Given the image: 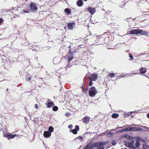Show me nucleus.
<instances>
[{"label": "nucleus", "instance_id": "obj_1", "mask_svg": "<svg viewBox=\"0 0 149 149\" xmlns=\"http://www.w3.org/2000/svg\"><path fill=\"white\" fill-rule=\"evenodd\" d=\"M96 142L94 143L93 144L91 143H89L87 144L83 149H93L95 147H97V149H105L103 146H100L95 145Z\"/></svg>", "mask_w": 149, "mask_h": 149}, {"label": "nucleus", "instance_id": "obj_2", "mask_svg": "<svg viewBox=\"0 0 149 149\" xmlns=\"http://www.w3.org/2000/svg\"><path fill=\"white\" fill-rule=\"evenodd\" d=\"M97 90L95 87H92L89 90V95L91 97L94 96L97 93Z\"/></svg>", "mask_w": 149, "mask_h": 149}, {"label": "nucleus", "instance_id": "obj_3", "mask_svg": "<svg viewBox=\"0 0 149 149\" xmlns=\"http://www.w3.org/2000/svg\"><path fill=\"white\" fill-rule=\"evenodd\" d=\"M29 7L30 8L31 11H34L37 10L38 7L36 5V4L33 3L32 2L30 3L29 5Z\"/></svg>", "mask_w": 149, "mask_h": 149}, {"label": "nucleus", "instance_id": "obj_4", "mask_svg": "<svg viewBox=\"0 0 149 149\" xmlns=\"http://www.w3.org/2000/svg\"><path fill=\"white\" fill-rule=\"evenodd\" d=\"M3 137H4L7 138L8 139H13L17 135L16 134H7L6 133H5L4 131H3Z\"/></svg>", "mask_w": 149, "mask_h": 149}, {"label": "nucleus", "instance_id": "obj_5", "mask_svg": "<svg viewBox=\"0 0 149 149\" xmlns=\"http://www.w3.org/2000/svg\"><path fill=\"white\" fill-rule=\"evenodd\" d=\"M86 9L91 15H93L96 11L95 8L91 7H88Z\"/></svg>", "mask_w": 149, "mask_h": 149}, {"label": "nucleus", "instance_id": "obj_6", "mask_svg": "<svg viewBox=\"0 0 149 149\" xmlns=\"http://www.w3.org/2000/svg\"><path fill=\"white\" fill-rule=\"evenodd\" d=\"M127 128L129 129V130L130 131H137L142 130V129L140 128L136 127H130L129 128Z\"/></svg>", "mask_w": 149, "mask_h": 149}, {"label": "nucleus", "instance_id": "obj_7", "mask_svg": "<svg viewBox=\"0 0 149 149\" xmlns=\"http://www.w3.org/2000/svg\"><path fill=\"white\" fill-rule=\"evenodd\" d=\"M90 119V118L87 116L84 117L82 119V120L83 121L84 123L86 125L88 123Z\"/></svg>", "mask_w": 149, "mask_h": 149}, {"label": "nucleus", "instance_id": "obj_8", "mask_svg": "<svg viewBox=\"0 0 149 149\" xmlns=\"http://www.w3.org/2000/svg\"><path fill=\"white\" fill-rule=\"evenodd\" d=\"M91 76L88 77V79L90 78L93 81H96L97 79V75L95 74H93L90 75Z\"/></svg>", "mask_w": 149, "mask_h": 149}, {"label": "nucleus", "instance_id": "obj_9", "mask_svg": "<svg viewBox=\"0 0 149 149\" xmlns=\"http://www.w3.org/2000/svg\"><path fill=\"white\" fill-rule=\"evenodd\" d=\"M108 143V142L107 141L97 142L95 144V145L96 146H103L104 145H106Z\"/></svg>", "mask_w": 149, "mask_h": 149}, {"label": "nucleus", "instance_id": "obj_10", "mask_svg": "<svg viewBox=\"0 0 149 149\" xmlns=\"http://www.w3.org/2000/svg\"><path fill=\"white\" fill-rule=\"evenodd\" d=\"M51 132H49V131H46L44 132L43 135L44 137L48 138L50 137L51 135Z\"/></svg>", "mask_w": 149, "mask_h": 149}, {"label": "nucleus", "instance_id": "obj_11", "mask_svg": "<svg viewBox=\"0 0 149 149\" xmlns=\"http://www.w3.org/2000/svg\"><path fill=\"white\" fill-rule=\"evenodd\" d=\"M77 5L79 7H81L83 5V2L82 0H78L77 1Z\"/></svg>", "mask_w": 149, "mask_h": 149}, {"label": "nucleus", "instance_id": "obj_12", "mask_svg": "<svg viewBox=\"0 0 149 149\" xmlns=\"http://www.w3.org/2000/svg\"><path fill=\"white\" fill-rule=\"evenodd\" d=\"M138 29H133L131 30L130 31V34H138Z\"/></svg>", "mask_w": 149, "mask_h": 149}, {"label": "nucleus", "instance_id": "obj_13", "mask_svg": "<svg viewBox=\"0 0 149 149\" xmlns=\"http://www.w3.org/2000/svg\"><path fill=\"white\" fill-rule=\"evenodd\" d=\"M148 33V32L143 31L141 29H138V34H140L141 35H144Z\"/></svg>", "mask_w": 149, "mask_h": 149}, {"label": "nucleus", "instance_id": "obj_14", "mask_svg": "<svg viewBox=\"0 0 149 149\" xmlns=\"http://www.w3.org/2000/svg\"><path fill=\"white\" fill-rule=\"evenodd\" d=\"M75 23H69L68 24V27L69 30H72L73 29V25H75Z\"/></svg>", "mask_w": 149, "mask_h": 149}, {"label": "nucleus", "instance_id": "obj_15", "mask_svg": "<svg viewBox=\"0 0 149 149\" xmlns=\"http://www.w3.org/2000/svg\"><path fill=\"white\" fill-rule=\"evenodd\" d=\"M139 71L141 74H143L146 72V70L145 68L142 67L139 69Z\"/></svg>", "mask_w": 149, "mask_h": 149}, {"label": "nucleus", "instance_id": "obj_16", "mask_svg": "<svg viewBox=\"0 0 149 149\" xmlns=\"http://www.w3.org/2000/svg\"><path fill=\"white\" fill-rule=\"evenodd\" d=\"M54 105L53 102H49L47 103V105L48 108H51Z\"/></svg>", "mask_w": 149, "mask_h": 149}, {"label": "nucleus", "instance_id": "obj_17", "mask_svg": "<svg viewBox=\"0 0 149 149\" xmlns=\"http://www.w3.org/2000/svg\"><path fill=\"white\" fill-rule=\"evenodd\" d=\"M64 12L68 14H70L71 13V9L68 8H66L65 9Z\"/></svg>", "mask_w": 149, "mask_h": 149}, {"label": "nucleus", "instance_id": "obj_18", "mask_svg": "<svg viewBox=\"0 0 149 149\" xmlns=\"http://www.w3.org/2000/svg\"><path fill=\"white\" fill-rule=\"evenodd\" d=\"M113 118H116L119 116V114L117 113H113L111 116Z\"/></svg>", "mask_w": 149, "mask_h": 149}, {"label": "nucleus", "instance_id": "obj_19", "mask_svg": "<svg viewBox=\"0 0 149 149\" xmlns=\"http://www.w3.org/2000/svg\"><path fill=\"white\" fill-rule=\"evenodd\" d=\"M134 142H135L134 140H132L130 142L128 143V146H127L128 147L132 146L134 145Z\"/></svg>", "mask_w": 149, "mask_h": 149}, {"label": "nucleus", "instance_id": "obj_20", "mask_svg": "<svg viewBox=\"0 0 149 149\" xmlns=\"http://www.w3.org/2000/svg\"><path fill=\"white\" fill-rule=\"evenodd\" d=\"M136 140H138L139 141H140L142 142H144L145 141V140L144 139H141V138L139 136L136 137Z\"/></svg>", "mask_w": 149, "mask_h": 149}, {"label": "nucleus", "instance_id": "obj_21", "mask_svg": "<svg viewBox=\"0 0 149 149\" xmlns=\"http://www.w3.org/2000/svg\"><path fill=\"white\" fill-rule=\"evenodd\" d=\"M135 145L136 147L139 148L140 145L139 141L136 139Z\"/></svg>", "mask_w": 149, "mask_h": 149}, {"label": "nucleus", "instance_id": "obj_22", "mask_svg": "<svg viewBox=\"0 0 149 149\" xmlns=\"http://www.w3.org/2000/svg\"><path fill=\"white\" fill-rule=\"evenodd\" d=\"M54 130V128L52 126H50L49 127V132H51H51H52Z\"/></svg>", "mask_w": 149, "mask_h": 149}, {"label": "nucleus", "instance_id": "obj_23", "mask_svg": "<svg viewBox=\"0 0 149 149\" xmlns=\"http://www.w3.org/2000/svg\"><path fill=\"white\" fill-rule=\"evenodd\" d=\"M102 39V38H100L99 39H97L95 41H96V42L95 43H93V44L94 45H98V44H97V42H98V41H100Z\"/></svg>", "mask_w": 149, "mask_h": 149}, {"label": "nucleus", "instance_id": "obj_24", "mask_svg": "<svg viewBox=\"0 0 149 149\" xmlns=\"http://www.w3.org/2000/svg\"><path fill=\"white\" fill-rule=\"evenodd\" d=\"M68 56V61L69 62H70V61L72 59L74 58V57L73 56H70V55Z\"/></svg>", "mask_w": 149, "mask_h": 149}, {"label": "nucleus", "instance_id": "obj_25", "mask_svg": "<svg viewBox=\"0 0 149 149\" xmlns=\"http://www.w3.org/2000/svg\"><path fill=\"white\" fill-rule=\"evenodd\" d=\"M127 129H128L127 128H125L124 129H122L121 130H119L118 131V133L121 132L126 131L127 130H128Z\"/></svg>", "mask_w": 149, "mask_h": 149}, {"label": "nucleus", "instance_id": "obj_26", "mask_svg": "<svg viewBox=\"0 0 149 149\" xmlns=\"http://www.w3.org/2000/svg\"><path fill=\"white\" fill-rule=\"evenodd\" d=\"M132 112H129L128 113H125L124 114V116L125 117H127L131 115L132 114Z\"/></svg>", "mask_w": 149, "mask_h": 149}, {"label": "nucleus", "instance_id": "obj_27", "mask_svg": "<svg viewBox=\"0 0 149 149\" xmlns=\"http://www.w3.org/2000/svg\"><path fill=\"white\" fill-rule=\"evenodd\" d=\"M73 52L72 51L70 50H69L68 53V56L70 55V56H73Z\"/></svg>", "mask_w": 149, "mask_h": 149}, {"label": "nucleus", "instance_id": "obj_28", "mask_svg": "<svg viewBox=\"0 0 149 149\" xmlns=\"http://www.w3.org/2000/svg\"><path fill=\"white\" fill-rule=\"evenodd\" d=\"M58 107L56 106H53L52 108V110L54 111H56L58 110Z\"/></svg>", "mask_w": 149, "mask_h": 149}, {"label": "nucleus", "instance_id": "obj_29", "mask_svg": "<svg viewBox=\"0 0 149 149\" xmlns=\"http://www.w3.org/2000/svg\"><path fill=\"white\" fill-rule=\"evenodd\" d=\"M89 81V82L88 84V86H92L93 84V82H92V80H91V79L90 78H89V79H88Z\"/></svg>", "mask_w": 149, "mask_h": 149}, {"label": "nucleus", "instance_id": "obj_30", "mask_svg": "<svg viewBox=\"0 0 149 149\" xmlns=\"http://www.w3.org/2000/svg\"><path fill=\"white\" fill-rule=\"evenodd\" d=\"M21 45L25 46H27L29 44V42H26L25 43H21Z\"/></svg>", "mask_w": 149, "mask_h": 149}, {"label": "nucleus", "instance_id": "obj_31", "mask_svg": "<svg viewBox=\"0 0 149 149\" xmlns=\"http://www.w3.org/2000/svg\"><path fill=\"white\" fill-rule=\"evenodd\" d=\"M109 75L111 78H112L115 76V74L114 73H111L109 74Z\"/></svg>", "mask_w": 149, "mask_h": 149}, {"label": "nucleus", "instance_id": "obj_32", "mask_svg": "<svg viewBox=\"0 0 149 149\" xmlns=\"http://www.w3.org/2000/svg\"><path fill=\"white\" fill-rule=\"evenodd\" d=\"M136 138V137H132L131 136H128V138L130 139V140H132Z\"/></svg>", "mask_w": 149, "mask_h": 149}, {"label": "nucleus", "instance_id": "obj_33", "mask_svg": "<svg viewBox=\"0 0 149 149\" xmlns=\"http://www.w3.org/2000/svg\"><path fill=\"white\" fill-rule=\"evenodd\" d=\"M75 128L76 129L75 130H77V131H78L79 130V127L78 125H76L75 126Z\"/></svg>", "mask_w": 149, "mask_h": 149}, {"label": "nucleus", "instance_id": "obj_34", "mask_svg": "<svg viewBox=\"0 0 149 149\" xmlns=\"http://www.w3.org/2000/svg\"><path fill=\"white\" fill-rule=\"evenodd\" d=\"M116 141L115 140H112V145L114 146L116 145Z\"/></svg>", "mask_w": 149, "mask_h": 149}, {"label": "nucleus", "instance_id": "obj_35", "mask_svg": "<svg viewBox=\"0 0 149 149\" xmlns=\"http://www.w3.org/2000/svg\"><path fill=\"white\" fill-rule=\"evenodd\" d=\"M128 147L132 149H136V148L134 146V145L130 146L129 147Z\"/></svg>", "mask_w": 149, "mask_h": 149}, {"label": "nucleus", "instance_id": "obj_36", "mask_svg": "<svg viewBox=\"0 0 149 149\" xmlns=\"http://www.w3.org/2000/svg\"><path fill=\"white\" fill-rule=\"evenodd\" d=\"M147 147H148V146H147L145 144H143V149H146V148Z\"/></svg>", "mask_w": 149, "mask_h": 149}, {"label": "nucleus", "instance_id": "obj_37", "mask_svg": "<svg viewBox=\"0 0 149 149\" xmlns=\"http://www.w3.org/2000/svg\"><path fill=\"white\" fill-rule=\"evenodd\" d=\"M73 131H72V132L74 134H77V130H75V129H73Z\"/></svg>", "mask_w": 149, "mask_h": 149}, {"label": "nucleus", "instance_id": "obj_38", "mask_svg": "<svg viewBox=\"0 0 149 149\" xmlns=\"http://www.w3.org/2000/svg\"><path fill=\"white\" fill-rule=\"evenodd\" d=\"M129 57L132 59V60L133 59V56L131 54H129Z\"/></svg>", "mask_w": 149, "mask_h": 149}, {"label": "nucleus", "instance_id": "obj_39", "mask_svg": "<svg viewBox=\"0 0 149 149\" xmlns=\"http://www.w3.org/2000/svg\"><path fill=\"white\" fill-rule=\"evenodd\" d=\"M36 45H32V48H31V49L32 50H35V49H36V48H34V47H36Z\"/></svg>", "mask_w": 149, "mask_h": 149}, {"label": "nucleus", "instance_id": "obj_40", "mask_svg": "<svg viewBox=\"0 0 149 149\" xmlns=\"http://www.w3.org/2000/svg\"><path fill=\"white\" fill-rule=\"evenodd\" d=\"M76 139H79L80 141H82V137H81L80 136H79Z\"/></svg>", "mask_w": 149, "mask_h": 149}, {"label": "nucleus", "instance_id": "obj_41", "mask_svg": "<svg viewBox=\"0 0 149 149\" xmlns=\"http://www.w3.org/2000/svg\"><path fill=\"white\" fill-rule=\"evenodd\" d=\"M125 76V75H124V76H122V75H119V76L118 77V78L119 79H120V78H123V77H124Z\"/></svg>", "mask_w": 149, "mask_h": 149}, {"label": "nucleus", "instance_id": "obj_42", "mask_svg": "<svg viewBox=\"0 0 149 149\" xmlns=\"http://www.w3.org/2000/svg\"><path fill=\"white\" fill-rule=\"evenodd\" d=\"M73 127V125H68V128H71Z\"/></svg>", "mask_w": 149, "mask_h": 149}, {"label": "nucleus", "instance_id": "obj_43", "mask_svg": "<svg viewBox=\"0 0 149 149\" xmlns=\"http://www.w3.org/2000/svg\"><path fill=\"white\" fill-rule=\"evenodd\" d=\"M35 107L36 109H37L38 108V105L37 104H35Z\"/></svg>", "mask_w": 149, "mask_h": 149}, {"label": "nucleus", "instance_id": "obj_44", "mask_svg": "<svg viewBox=\"0 0 149 149\" xmlns=\"http://www.w3.org/2000/svg\"><path fill=\"white\" fill-rule=\"evenodd\" d=\"M3 19L2 18H0V24L2 22Z\"/></svg>", "mask_w": 149, "mask_h": 149}, {"label": "nucleus", "instance_id": "obj_45", "mask_svg": "<svg viewBox=\"0 0 149 149\" xmlns=\"http://www.w3.org/2000/svg\"><path fill=\"white\" fill-rule=\"evenodd\" d=\"M88 86H87V87H86V91H85V92H86V91H88Z\"/></svg>", "mask_w": 149, "mask_h": 149}, {"label": "nucleus", "instance_id": "obj_46", "mask_svg": "<svg viewBox=\"0 0 149 149\" xmlns=\"http://www.w3.org/2000/svg\"><path fill=\"white\" fill-rule=\"evenodd\" d=\"M87 77H88V75H86V76L85 77H84V81H85V78H86V77H87Z\"/></svg>", "mask_w": 149, "mask_h": 149}, {"label": "nucleus", "instance_id": "obj_47", "mask_svg": "<svg viewBox=\"0 0 149 149\" xmlns=\"http://www.w3.org/2000/svg\"><path fill=\"white\" fill-rule=\"evenodd\" d=\"M31 77H29V78H28V79H27V81H30L31 80Z\"/></svg>", "mask_w": 149, "mask_h": 149}, {"label": "nucleus", "instance_id": "obj_48", "mask_svg": "<svg viewBox=\"0 0 149 149\" xmlns=\"http://www.w3.org/2000/svg\"><path fill=\"white\" fill-rule=\"evenodd\" d=\"M24 13H29V12L28 11H26L25 10H24Z\"/></svg>", "mask_w": 149, "mask_h": 149}, {"label": "nucleus", "instance_id": "obj_49", "mask_svg": "<svg viewBox=\"0 0 149 149\" xmlns=\"http://www.w3.org/2000/svg\"><path fill=\"white\" fill-rule=\"evenodd\" d=\"M147 116L148 118H149V113L147 114Z\"/></svg>", "mask_w": 149, "mask_h": 149}, {"label": "nucleus", "instance_id": "obj_50", "mask_svg": "<svg viewBox=\"0 0 149 149\" xmlns=\"http://www.w3.org/2000/svg\"><path fill=\"white\" fill-rule=\"evenodd\" d=\"M50 102H51V100L49 99H48L47 100V102H50Z\"/></svg>", "mask_w": 149, "mask_h": 149}, {"label": "nucleus", "instance_id": "obj_51", "mask_svg": "<svg viewBox=\"0 0 149 149\" xmlns=\"http://www.w3.org/2000/svg\"><path fill=\"white\" fill-rule=\"evenodd\" d=\"M68 115V113H65V116H67Z\"/></svg>", "mask_w": 149, "mask_h": 149}, {"label": "nucleus", "instance_id": "obj_52", "mask_svg": "<svg viewBox=\"0 0 149 149\" xmlns=\"http://www.w3.org/2000/svg\"><path fill=\"white\" fill-rule=\"evenodd\" d=\"M109 134L110 135H112L113 134L112 132H109Z\"/></svg>", "mask_w": 149, "mask_h": 149}, {"label": "nucleus", "instance_id": "obj_53", "mask_svg": "<svg viewBox=\"0 0 149 149\" xmlns=\"http://www.w3.org/2000/svg\"><path fill=\"white\" fill-rule=\"evenodd\" d=\"M142 127H144V128H147V129H149V128L147 127H145V126H142Z\"/></svg>", "mask_w": 149, "mask_h": 149}, {"label": "nucleus", "instance_id": "obj_54", "mask_svg": "<svg viewBox=\"0 0 149 149\" xmlns=\"http://www.w3.org/2000/svg\"><path fill=\"white\" fill-rule=\"evenodd\" d=\"M73 130L72 129H70V131L71 132H72V131H73Z\"/></svg>", "mask_w": 149, "mask_h": 149}, {"label": "nucleus", "instance_id": "obj_55", "mask_svg": "<svg viewBox=\"0 0 149 149\" xmlns=\"http://www.w3.org/2000/svg\"><path fill=\"white\" fill-rule=\"evenodd\" d=\"M138 74V73H136V72L135 73H132V74Z\"/></svg>", "mask_w": 149, "mask_h": 149}, {"label": "nucleus", "instance_id": "obj_56", "mask_svg": "<svg viewBox=\"0 0 149 149\" xmlns=\"http://www.w3.org/2000/svg\"><path fill=\"white\" fill-rule=\"evenodd\" d=\"M82 90H83L84 89V87H83V86H82Z\"/></svg>", "mask_w": 149, "mask_h": 149}, {"label": "nucleus", "instance_id": "obj_57", "mask_svg": "<svg viewBox=\"0 0 149 149\" xmlns=\"http://www.w3.org/2000/svg\"><path fill=\"white\" fill-rule=\"evenodd\" d=\"M131 117H132V118H133V117H134V116H133V115H131Z\"/></svg>", "mask_w": 149, "mask_h": 149}, {"label": "nucleus", "instance_id": "obj_58", "mask_svg": "<svg viewBox=\"0 0 149 149\" xmlns=\"http://www.w3.org/2000/svg\"><path fill=\"white\" fill-rule=\"evenodd\" d=\"M122 127H117V128H116H116H121Z\"/></svg>", "mask_w": 149, "mask_h": 149}, {"label": "nucleus", "instance_id": "obj_59", "mask_svg": "<svg viewBox=\"0 0 149 149\" xmlns=\"http://www.w3.org/2000/svg\"><path fill=\"white\" fill-rule=\"evenodd\" d=\"M55 59H56V58H53V61H54V60H55Z\"/></svg>", "mask_w": 149, "mask_h": 149}, {"label": "nucleus", "instance_id": "obj_60", "mask_svg": "<svg viewBox=\"0 0 149 149\" xmlns=\"http://www.w3.org/2000/svg\"><path fill=\"white\" fill-rule=\"evenodd\" d=\"M37 58H38V57H37V58H36V57H35V59L36 58V59L37 60Z\"/></svg>", "mask_w": 149, "mask_h": 149}, {"label": "nucleus", "instance_id": "obj_61", "mask_svg": "<svg viewBox=\"0 0 149 149\" xmlns=\"http://www.w3.org/2000/svg\"><path fill=\"white\" fill-rule=\"evenodd\" d=\"M61 89H62V88L60 87V90L61 91Z\"/></svg>", "mask_w": 149, "mask_h": 149}, {"label": "nucleus", "instance_id": "obj_62", "mask_svg": "<svg viewBox=\"0 0 149 149\" xmlns=\"http://www.w3.org/2000/svg\"><path fill=\"white\" fill-rule=\"evenodd\" d=\"M128 146V143H127V145H126V146Z\"/></svg>", "mask_w": 149, "mask_h": 149}, {"label": "nucleus", "instance_id": "obj_63", "mask_svg": "<svg viewBox=\"0 0 149 149\" xmlns=\"http://www.w3.org/2000/svg\"><path fill=\"white\" fill-rule=\"evenodd\" d=\"M84 1H87V0H84Z\"/></svg>", "mask_w": 149, "mask_h": 149}, {"label": "nucleus", "instance_id": "obj_64", "mask_svg": "<svg viewBox=\"0 0 149 149\" xmlns=\"http://www.w3.org/2000/svg\"><path fill=\"white\" fill-rule=\"evenodd\" d=\"M121 149H126V148H124V149L122 148Z\"/></svg>", "mask_w": 149, "mask_h": 149}]
</instances>
